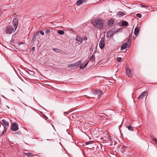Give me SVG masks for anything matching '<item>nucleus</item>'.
I'll list each match as a JSON object with an SVG mask.
<instances>
[{
    "label": "nucleus",
    "mask_w": 157,
    "mask_h": 157,
    "mask_svg": "<svg viewBox=\"0 0 157 157\" xmlns=\"http://www.w3.org/2000/svg\"><path fill=\"white\" fill-rule=\"evenodd\" d=\"M104 22L103 20L101 19H95L93 23V25L95 27L98 28L99 29H101L103 28V24Z\"/></svg>",
    "instance_id": "obj_1"
},
{
    "label": "nucleus",
    "mask_w": 157,
    "mask_h": 157,
    "mask_svg": "<svg viewBox=\"0 0 157 157\" xmlns=\"http://www.w3.org/2000/svg\"><path fill=\"white\" fill-rule=\"evenodd\" d=\"M6 33L7 34H10L13 32L14 29L13 27L8 26L6 28Z\"/></svg>",
    "instance_id": "obj_2"
},
{
    "label": "nucleus",
    "mask_w": 157,
    "mask_h": 157,
    "mask_svg": "<svg viewBox=\"0 0 157 157\" xmlns=\"http://www.w3.org/2000/svg\"><path fill=\"white\" fill-rule=\"evenodd\" d=\"M105 38L104 37H102L101 38V40L100 41L99 43V46L100 48L102 49H103L105 45Z\"/></svg>",
    "instance_id": "obj_3"
},
{
    "label": "nucleus",
    "mask_w": 157,
    "mask_h": 157,
    "mask_svg": "<svg viewBox=\"0 0 157 157\" xmlns=\"http://www.w3.org/2000/svg\"><path fill=\"white\" fill-rule=\"evenodd\" d=\"M11 129L13 131H16L18 129V125L16 123H14L12 125Z\"/></svg>",
    "instance_id": "obj_4"
},
{
    "label": "nucleus",
    "mask_w": 157,
    "mask_h": 157,
    "mask_svg": "<svg viewBox=\"0 0 157 157\" xmlns=\"http://www.w3.org/2000/svg\"><path fill=\"white\" fill-rule=\"evenodd\" d=\"M18 19L17 18L14 19L12 22L13 25L15 29V30L16 29L18 26Z\"/></svg>",
    "instance_id": "obj_5"
},
{
    "label": "nucleus",
    "mask_w": 157,
    "mask_h": 157,
    "mask_svg": "<svg viewBox=\"0 0 157 157\" xmlns=\"http://www.w3.org/2000/svg\"><path fill=\"white\" fill-rule=\"evenodd\" d=\"M39 32H36L33 35L32 39V41L34 42V41L36 40V39L37 37L39 36Z\"/></svg>",
    "instance_id": "obj_6"
},
{
    "label": "nucleus",
    "mask_w": 157,
    "mask_h": 157,
    "mask_svg": "<svg viewBox=\"0 0 157 157\" xmlns=\"http://www.w3.org/2000/svg\"><path fill=\"white\" fill-rule=\"evenodd\" d=\"M76 39L77 41L78 42L79 44L82 43V39L79 36L77 35L76 36Z\"/></svg>",
    "instance_id": "obj_7"
},
{
    "label": "nucleus",
    "mask_w": 157,
    "mask_h": 157,
    "mask_svg": "<svg viewBox=\"0 0 157 157\" xmlns=\"http://www.w3.org/2000/svg\"><path fill=\"white\" fill-rule=\"evenodd\" d=\"M126 74L129 77H132V75L131 71L128 68L126 69Z\"/></svg>",
    "instance_id": "obj_8"
},
{
    "label": "nucleus",
    "mask_w": 157,
    "mask_h": 157,
    "mask_svg": "<svg viewBox=\"0 0 157 157\" xmlns=\"http://www.w3.org/2000/svg\"><path fill=\"white\" fill-rule=\"evenodd\" d=\"M147 94V92L146 91H144L142 92L139 96L138 97V99L139 100H140L142 99L146 94Z\"/></svg>",
    "instance_id": "obj_9"
},
{
    "label": "nucleus",
    "mask_w": 157,
    "mask_h": 157,
    "mask_svg": "<svg viewBox=\"0 0 157 157\" xmlns=\"http://www.w3.org/2000/svg\"><path fill=\"white\" fill-rule=\"evenodd\" d=\"M93 92L94 94H98V95H100L102 92L100 90H97L96 89L94 90Z\"/></svg>",
    "instance_id": "obj_10"
},
{
    "label": "nucleus",
    "mask_w": 157,
    "mask_h": 157,
    "mask_svg": "<svg viewBox=\"0 0 157 157\" xmlns=\"http://www.w3.org/2000/svg\"><path fill=\"white\" fill-rule=\"evenodd\" d=\"M87 0H78L76 4L78 6H80L83 3L86 2Z\"/></svg>",
    "instance_id": "obj_11"
},
{
    "label": "nucleus",
    "mask_w": 157,
    "mask_h": 157,
    "mask_svg": "<svg viewBox=\"0 0 157 157\" xmlns=\"http://www.w3.org/2000/svg\"><path fill=\"white\" fill-rule=\"evenodd\" d=\"M126 14V13L123 12H121V11H119L118 12L117 15L119 17H122L124 15H125Z\"/></svg>",
    "instance_id": "obj_12"
},
{
    "label": "nucleus",
    "mask_w": 157,
    "mask_h": 157,
    "mask_svg": "<svg viewBox=\"0 0 157 157\" xmlns=\"http://www.w3.org/2000/svg\"><path fill=\"white\" fill-rule=\"evenodd\" d=\"M114 21L113 19H110L108 21V24L109 27L112 26Z\"/></svg>",
    "instance_id": "obj_13"
},
{
    "label": "nucleus",
    "mask_w": 157,
    "mask_h": 157,
    "mask_svg": "<svg viewBox=\"0 0 157 157\" xmlns=\"http://www.w3.org/2000/svg\"><path fill=\"white\" fill-rule=\"evenodd\" d=\"M139 30L140 29L138 27L135 28L134 30V34L136 36H137V34L139 32Z\"/></svg>",
    "instance_id": "obj_14"
},
{
    "label": "nucleus",
    "mask_w": 157,
    "mask_h": 157,
    "mask_svg": "<svg viewBox=\"0 0 157 157\" xmlns=\"http://www.w3.org/2000/svg\"><path fill=\"white\" fill-rule=\"evenodd\" d=\"M129 46L128 44L127 43H124L123 45L121 46V50H124L126 48L127 46Z\"/></svg>",
    "instance_id": "obj_15"
},
{
    "label": "nucleus",
    "mask_w": 157,
    "mask_h": 157,
    "mask_svg": "<svg viewBox=\"0 0 157 157\" xmlns=\"http://www.w3.org/2000/svg\"><path fill=\"white\" fill-rule=\"evenodd\" d=\"M131 34L130 35L129 39L128 40H127L125 43H127L128 44L129 46L131 43Z\"/></svg>",
    "instance_id": "obj_16"
},
{
    "label": "nucleus",
    "mask_w": 157,
    "mask_h": 157,
    "mask_svg": "<svg viewBox=\"0 0 157 157\" xmlns=\"http://www.w3.org/2000/svg\"><path fill=\"white\" fill-rule=\"evenodd\" d=\"M4 129L3 131L1 133V135H0V136H2L3 134H5L6 133L7 131V127H5V126H4Z\"/></svg>",
    "instance_id": "obj_17"
},
{
    "label": "nucleus",
    "mask_w": 157,
    "mask_h": 157,
    "mask_svg": "<svg viewBox=\"0 0 157 157\" xmlns=\"http://www.w3.org/2000/svg\"><path fill=\"white\" fill-rule=\"evenodd\" d=\"M74 110H71V111H68L67 112H64V114L65 115H67V114H72L73 113H72Z\"/></svg>",
    "instance_id": "obj_18"
},
{
    "label": "nucleus",
    "mask_w": 157,
    "mask_h": 157,
    "mask_svg": "<svg viewBox=\"0 0 157 157\" xmlns=\"http://www.w3.org/2000/svg\"><path fill=\"white\" fill-rule=\"evenodd\" d=\"M122 25L123 26H128V24L126 21H123L122 22Z\"/></svg>",
    "instance_id": "obj_19"
},
{
    "label": "nucleus",
    "mask_w": 157,
    "mask_h": 157,
    "mask_svg": "<svg viewBox=\"0 0 157 157\" xmlns=\"http://www.w3.org/2000/svg\"><path fill=\"white\" fill-rule=\"evenodd\" d=\"M3 123L6 125V126L8 127L9 125V123L8 122H7L6 120L5 119H3L2 120Z\"/></svg>",
    "instance_id": "obj_20"
},
{
    "label": "nucleus",
    "mask_w": 157,
    "mask_h": 157,
    "mask_svg": "<svg viewBox=\"0 0 157 157\" xmlns=\"http://www.w3.org/2000/svg\"><path fill=\"white\" fill-rule=\"evenodd\" d=\"M82 60H79L78 61V62H77L76 63H75V66H78L79 65H80V63H82Z\"/></svg>",
    "instance_id": "obj_21"
},
{
    "label": "nucleus",
    "mask_w": 157,
    "mask_h": 157,
    "mask_svg": "<svg viewBox=\"0 0 157 157\" xmlns=\"http://www.w3.org/2000/svg\"><path fill=\"white\" fill-rule=\"evenodd\" d=\"M52 50L54 51L57 53H59L61 51V50L57 49V48H53Z\"/></svg>",
    "instance_id": "obj_22"
},
{
    "label": "nucleus",
    "mask_w": 157,
    "mask_h": 157,
    "mask_svg": "<svg viewBox=\"0 0 157 157\" xmlns=\"http://www.w3.org/2000/svg\"><path fill=\"white\" fill-rule=\"evenodd\" d=\"M111 35V33L110 32V31H109L106 34V37L108 38Z\"/></svg>",
    "instance_id": "obj_23"
},
{
    "label": "nucleus",
    "mask_w": 157,
    "mask_h": 157,
    "mask_svg": "<svg viewBox=\"0 0 157 157\" xmlns=\"http://www.w3.org/2000/svg\"><path fill=\"white\" fill-rule=\"evenodd\" d=\"M58 33L60 35H63L64 34V32L63 30H60L58 31Z\"/></svg>",
    "instance_id": "obj_24"
},
{
    "label": "nucleus",
    "mask_w": 157,
    "mask_h": 157,
    "mask_svg": "<svg viewBox=\"0 0 157 157\" xmlns=\"http://www.w3.org/2000/svg\"><path fill=\"white\" fill-rule=\"evenodd\" d=\"M93 59H94V61H95V57H94V55L93 54L92 55V56H91V57H90V60H92Z\"/></svg>",
    "instance_id": "obj_25"
},
{
    "label": "nucleus",
    "mask_w": 157,
    "mask_h": 157,
    "mask_svg": "<svg viewBox=\"0 0 157 157\" xmlns=\"http://www.w3.org/2000/svg\"><path fill=\"white\" fill-rule=\"evenodd\" d=\"M75 66V63L70 64L68 65V67H74Z\"/></svg>",
    "instance_id": "obj_26"
},
{
    "label": "nucleus",
    "mask_w": 157,
    "mask_h": 157,
    "mask_svg": "<svg viewBox=\"0 0 157 157\" xmlns=\"http://www.w3.org/2000/svg\"><path fill=\"white\" fill-rule=\"evenodd\" d=\"M127 127L128 129V130H129L130 131H133V129L132 128V126H128Z\"/></svg>",
    "instance_id": "obj_27"
},
{
    "label": "nucleus",
    "mask_w": 157,
    "mask_h": 157,
    "mask_svg": "<svg viewBox=\"0 0 157 157\" xmlns=\"http://www.w3.org/2000/svg\"><path fill=\"white\" fill-rule=\"evenodd\" d=\"M109 31H110L111 33H112L113 34H113H114L116 32H118V30H117L116 32H115V30L113 29H111Z\"/></svg>",
    "instance_id": "obj_28"
},
{
    "label": "nucleus",
    "mask_w": 157,
    "mask_h": 157,
    "mask_svg": "<svg viewBox=\"0 0 157 157\" xmlns=\"http://www.w3.org/2000/svg\"><path fill=\"white\" fill-rule=\"evenodd\" d=\"M94 47V44H91L90 47V50L93 51V50Z\"/></svg>",
    "instance_id": "obj_29"
},
{
    "label": "nucleus",
    "mask_w": 157,
    "mask_h": 157,
    "mask_svg": "<svg viewBox=\"0 0 157 157\" xmlns=\"http://www.w3.org/2000/svg\"><path fill=\"white\" fill-rule=\"evenodd\" d=\"M93 141H89L86 142L85 143V144L86 145H88L89 144H91L93 143Z\"/></svg>",
    "instance_id": "obj_30"
},
{
    "label": "nucleus",
    "mask_w": 157,
    "mask_h": 157,
    "mask_svg": "<svg viewBox=\"0 0 157 157\" xmlns=\"http://www.w3.org/2000/svg\"><path fill=\"white\" fill-rule=\"evenodd\" d=\"M136 16L138 17H139L140 18H141V17L142 15L140 13H138L136 14Z\"/></svg>",
    "instance_id": "obj_31"
},
{
    "label": "nucleus",
    "mask_w": 157,
    "mask_h": 157,
    "mask_svg": "<svg viewBox=\"0 0 157 157\" xmlns=\"http://www.w3.org/2000/svg\"><path fill=\"white\" fill-rule=\"evenodd\" d=\"M50 30H49V29H46V31L45 32V33L47 34H48L50 32Z\"/></svg>",
    "instance_id": "obj_32"
},
{
    "label": "nucleus",
    "mask_w": 157,
    "mask_h": 157,
    "mask_svg": "<svg viewBox=\"0 0 157 157\" xmlns=\"http://www.w3.org/2000/svg\"><path fill=\"white\" fill-rule=\"evenodd\" d=\"M25 155L28 157L30 156L31 155V153H26Z\"/></svg>",
    "instance_id": "obj_33"
},
{
    "label": "nucleus",
    "mask_w": 157,
    "mask_h": 157,
    "mask_svg": "<svg viewBox=\"0 0 157 157\" xmlns=\"http://www.w3.org/2000/svg\"><path fill=\"white\" fill-rule=\"evenodd\" d=\"M82 40H87V37L86 36H85L82 37Z\"/></svg>",
    "instance_id": "obj_34"
},
{
    "label": "nucleus",
    "mask_w": 157,
    "mask_h": 157,
    "mask_svg": "<svg viewBox=\"0 0 157 157\" xmlns=\"http://www.w3.org/2000/svg\"><path fill=\"white\" fill-rule=\"evenodd\" d=\"M111 140L110 139V136H107V140L110 141Z\"/></svg>",
    "instance_id": "obj_35"
},
{
    "label": "nucleus",
    "mask_w": 157,
    "mask_h": 157,
    "mask_svg": "<svg viewBox=\"0 0 157 157\" xmlns=\"http://www.w3.org/2000/svg\"><path fill=\"white\" fill-rule=\"evenodd\" d=\"M121 59V57H118L117 58V60L119 62H120Z\"/></svg>",
    "instance_id": "obj_36"
},
{
    "label": "nucleus",
    "mask_w": 157,
    "mask_h": 157,
    "mask_svg": "<svg viewBox=\"0 0 157 157\" xmlns=\"http://www.w3.org/2000/svg\"><path fill=\"white\" fill-rule=\"evenodd\" d=\"M85 67H84V66L83 65H82L79 67V68L80 69H83Z\"/></svg>",
    "instance_id": "obj_37"
},
{
    "label": "nucleus",
    "mask_w": 157,
    "mask_h": 157,
    "mask_svg": "<svg viewBox=\"0 0 157 157\" xmlns=\"http://www.w3.org/2000/svg\"><path fill=\"white\" fill-rule=\"evenodd\" d=\"M40 34L41 35H44V32L42 31H40Z\"/></svg>",
    "instance_id": "obj_38"
},
{
    "label": "nucleus",
    "mask_w": 157,
    "mask_h": 157,
    "mask_svg": "<svg viewBox=\"0 0 157 157\" xmlns=\"http://www.w3.org/2000/svg\"><path fill=\"white\" fill-rule=\"evenodd\" d=\"M153 140L155 141L156 144H157V139L156 138L153 139Z\"/></svg>",
    "instance_id": "obj_39"
},
{
    "label": "nucleus",
    "mask_w": 157,
    "mask_h": 157,
    "mask_svg": "<svg viewBox=\"0 0 157 157\" xmlns=\"http://www.w3.org/2000/svg\"><path fill=\"white\" fill-rule=\"evenodd\" d=\"M35 49V47H33L32 48H31V50L32 51H34V50Z\"/></svg>",
    "instance_id": "obj_40"
},
{
    "label": "nucleus",
    "mask_w": 157,
    "mask_h": 157,
    "mask_svg": "<svg viewBox=\"0 0 157 157\" xmlns=\"http://www.w3.org/2000/svg\"><path fill=\"white\" fill-rule=\"evenodd\" d=\"M45 118V119L46 120L47 119H48V118L45 116V115H44V114H43Z\"/></svg>",
    "instance_id": "obj_41"
},
{
    "label": "nucleus",
    "mask_w": 157,
    "mask_h": 157,
    "mask_svg": "<svg viewBox=\"0 0 157 157\" xmlns=\"http://www.w3.org/2000/svg\"><path fill=\"white\" fill-rule=\"evenodd\" d=\"M142 7H148L147 6H146V5H143L142 6Z\"/></svg>",
    "instance_id": "obj_42"
},
{
    "label": "nucleus",
    "mask_w": 157,
    "mask_h": 157,
    "mask_svg": "<svg viewBox=\"0 0 157 157\" xmlns=\"http://www.w3.org/2000/svg\"><path fill=\"white\" fill-rule=\"evenodd\" d=\"M88 63H89V61H88V62H87L86 63V65H87V64H88Z\"/></svg>",
    "instance_id": "obj_43"
},
{
    "label": "nucleus",
    "mask_w": 157,
    "mask_h": 157,
    "mask_svg": "<svg viewBox=\"0 0 157 157\" xmlns=\"http://www.w3.org/2000/svg\"><path fill=\"white\" fill-rule=\"evenodd\" d=\"M23 44V43H20L19 44V45H20V44Z\"/></svg>",
    "instance_id": "obj_44"
},
{
    "label": "nucleus",
    "mask_w": 157,
    "mask_h": 157,
    "mask_svg": "<svg viewBox=\"0 0 157 157\" xmlns=\"http://www.w3.org/2000/svg\"><path fill=\"white\" fill-rule=\"evenodd\" d=\"M84 66L85 67L87 66V65H86V64L85 63V64Z\"/></svg>",
    "instance_id": "obj_45"
},
{
    "label": "nucleus",
    "mask_w": 157,
    "mask_h": 157,
    "mask_svg": "<svg viewBox=\"0 0 157 157\" xmlns=\"http://www.w3.org/2000/svg\"><path fill=\"white\" fill-rule=\"evenodd\" d=\"M26 106H29V107H30L31 108H32V107H31V106H28V105H26Z\"/></svg>",
    "instance_id": "obj_46"
},
{
    "label": "nucleus",
    "mask_w": 157,
    "mask_h": 157,
    "mask_svg": "<svg viewBox=\"0 0 157 157\" xmlns=\"http://www.w3.org/2000/svg\"><path fill=\"white\" fill-rule=\"evenodd\" d=\"M6 106L7 107V108H10L8 106Z\"/></svg>",
    "instance_id": "obj_47"
},
{
    "label": "nucleus",
    "mask_w": 157,
    "mask_h": 157,
    "mask_svg": "<svg viewBox=\"0 0 157 157\" xmlns=\"http://www.w3.org/2000/svg\"><path fill=\"white\" fill-rule=\"evenodd\" d=\"M38 43H39V40H38Z\"/></svg>",
    "instance_id": "obj_48"
},
{
    "label": "nucleus",
    "mask_w": 157,
    "mask_h": 157,
    "mask_svg": "<svg viewBox=\"0 0 157 157\" xmlns=\"http://www.w3.org/2000/svg\"><path fill=\"white\" fill-rule=\"evenodd\" d=\"M43 108H44L43 107H42Z\"/></svg>",
    "instance_id": "obj_49"
}]
</instances>
